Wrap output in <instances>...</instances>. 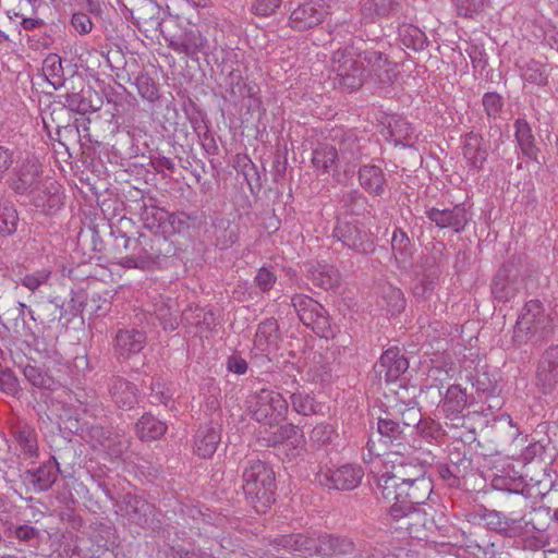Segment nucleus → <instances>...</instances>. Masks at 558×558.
Here are the masks:
<instances>
[{
  "mask_svg": "<svg viewBox=\"0 0 558 558\" xmlns=\"http://www.w3.org/2000/svg\"><path fill=\"white\" fill-rule=\"evenodd\" d=\"M389 517L396 521H403L402 529L410 534L418 533V523L425 521V514L416 507L424 504L433 492L432 480L427 476L411 483H401L398 490L391 488Z\"/></svg>",
  "mask_w": 558,
  "mask_h": 558,
  "instance_id": "1",
  "label": "nucleus"
},
{
  "mask_svg": "<svg viewBox=\"0 0 558 558\" xmlns=\"http://www.w3.org/2000/svg\"><path fill=\"white\" fill-rule=\"evenodd\" d=\"M242 480L246 502L257 513H265L274 504L277 489L272 469L266 462L251 458L245 462Z\"/></svg>",
  "mask_w": 558,
  "mask_h": 558,
  "instance_id": "2",
  "label": "nucleus"
},
{
  "mask_svg": "<svg viewBox=\"0 0 558 558\" xmlns=\"http://www.w3.org/2000/svg\"><path fill=\"white\" fill-rule=\"evenodd\" d=\"M174 254L172 243L159 232H142L134 240V251L123 256L119 265L124 268L153 270L160 268L162 262Z\"/></svg>",
  "mask_w": 558,
  "mask_h": 558,
  "instance_id": "3",
  "label": "nucleus"
},
{
  "mask_svg": "<svg viewBox=\"0 0 558 558\" xmlns=\"http://www.w3.org/2000/svg\"><path fill=\"white\" fill-rule=\"evenodd\" d=\"M352 47L339 48L330 58V70L335 73V85L343 92L359 89L365 78L366 69Z\"/></svg>",
  "mask_w": 558,
  "mask_h": 558,
  "instance_id": "4",
  "label": "nucleus"
},
{
  "mask_svg": "<svg viewBox=\"0 0 558 558\" xmlns=\"http://www.w3.org/2000/svg\"><path fill=\"white\" fill-rule=\"evenodd\" d=\"M549 316L538 300H531L522 307L513 328L512 342L521 347L534 339H544L550 331Z\"/></svg>",
  "mask_w": 558,
  "mask_h": 558,
  "instance_id": "5",
  "label": "nucleus"
},
{
  "mask_svg": "<svg viewBox=\"0 0 558 558\" xmlns=\"http://www.w3.org/2000/svg\"><path fill=\"white\" fill-rule=\"evenodd\" d=\"M391 470L380 474L377 480V489L383 498L390 501L391 488L398 490L401 483H411L426 476V466L416 459H409L405 454L390 457Z\"/></svg>",
  "mask_w": 558,
  "mask_h": 558,
  "instance_id": "6",
  "label": "nucleus"
},
{
  "mask_svg": "<svg viewBox=\"0 0 558 558\" xmlns=\"http://www.w3.org/2000/svg\"><path fill=\"white\" fill-rule=\"evenodd\" d=\"M248 412L252 417L266 426H275L288 412V401L277 391L260 389L247 399Z\"/></svg>",
  "mask_w": 558,
  "mask_h": 558,
  "instance_id": "7",
  "label": "nucleus"
},
{
  "mask_svg": "<svg viewBox=\"0 0 558 558\" xmlns=\"http://www.w3.org/2000/svg\"><path fill=\"white\" fill-rule=\"evenodd\" d=\"M332 236L343 247L361 255L375 252V242L372 232L357 220L338 219L332 230Z\"/></svg>",
  "mask_w": 558,
  "mask_h": 558,
  "instance_id": "8",
  "label": "nucleus"
},
{
  "mask_svg": "<svg viewBox=\"0 0 558 558\" xmlns=\"http://www.w3.org/2000/svg\"><path fill=\"white\" fill-rule=\"evenodd\" d=\"M291 305L303 325L320 337H328L330 332L329 317L320 303L308 295L296 293L291 298Z\"/></svg>",
  "mask_w": 558,
  "mask_h": 558,
  "instance_id": "9",
  "label": "nucleus"
},
{
  "mask_svg": "<svg viewBox=\"0 0 558 558\" xmlns=\"http://www.w3.org/2000/svg\"><path fill=\"white\" fill-rule=\"evenodd\" d=\"M87 437L93 448L104 451L110 460H121L130 447L123 430L113 427L90 426Z\"/></svg>",
  "mask_w": 558,
  "mask_h": 558,
  "instance_id": "10",
  "label": "nucleus"
},
{
  "mask_svg": "<svg viewBox=\"0 0 558 558\" xmlns=\"http://www.w3.org/2000/svg\"><path fill=\"white\" fill-rule=\"evenodd\" d=\"M377 432L380 435V441L390 449L389 457L409 454L412 451L413 447L408 441L404 427L391 416L388 410L385 411L384 416L378 417Z\"/></svg>",
  "mask_w": 558,
  "mask_h": 558,
  "instance_id": "11",
  "label": "nucleus"
},
{
  "mask_svg": "<svg viewBox=\"0 0 558 558\" xmlns=\"http://www.w3.org/2000/svg\"><path fill=\"white\" fill-rule=\"evenodd\" d=\"M41 165L32 157L26 158L12 173L10 179V187L19 195L34 194L40 186L41 182Z\"/></svg>",
  "mask_w": 558,
  "mask_h": 558,
  "instance_id": "12",
  "label": "nucleus"
},
{
  "mask_svg": "<svg viewBox=\"0 0 558 558\" xmlns=\"http://www.w3.org/2000/svg\"><path fill=\"white\" fill-rule=\"evenodd\" d=\"M357 58L363 62L368 76L375 84L388 86L397 76L396 68L384 53L376 50L359 52Z\"/></svg>",
  "mask_w": 558,
  "mask_h": 558,
  "instance_id": "13",
  "label": "nucleus"
},
{
  "mask_svg": "<svg viewBox=\"0 0 558 558\" xmlns=\"http://www.w3.org/2000/svg\"><path fill=\"white\" fill-rule=\"evenodd\" d=\"M364 476V471L357 464H344L335 470L318 474L320 485L329 489L352 490L356 488Z\"/></svg>",
  "mask_w": 558,
  "mask_h": 558,
  "instance_id": "14",
  "label": "nucleus"
},
{
  "mask_svg": "<svg viewBox=\"0 0 558 558\" xmlns=\"http://www.w3.org/2000/svg\"><path fill=\"white\" fill-rule=\"evenodd\" d=\"M524 509L518 508V510H510L506 514L501 511L483 508L478 517L488 530L511 537L514 535L518 524L524 521Z\"/></svg>",
  "mask_w": 558,
  "mask_h": 558,
  "instance_id": "15",
  "label": "nucleus"
},
{
  "mask_svg": "<svg viewBox=\"0 0 558 558\" xmlns=\"http://www.w3.org/2000/svg\"><path fill=\"white\" fill-rule=\"evenodd\" d=\"M314 553L322 558L333 556L360 557L352 539L347 536L329 533H316Z\"/></svg>",
  "mask_w": 558,
  "mask_h": 558,
  "instance_id": "16",
  "label": "nucleus"
},
{
  "mask_svg": "<svg viewBox=\"0 0 558 558\" xmlns=\"http://www.w3.org/2000/svg\"><path fill=\"white\" fill-rule=\"evenodd\" d=\"M425 214L438 228L451 229L456 233L464 231L470 220V216L463 204L454 205L451 208L432 207L428 208Z\"/></svg>",
  "mask_w": 558,
  "mask_h": 558,
  "instance_id": "17",
  "label": "nucleus"
},
{
  "mask_svg": "<svg viewBox=\"0 0 558 558\" xmlns=\"http://www.w3.org/2000/svg\"><path fill=\"white\" fill-rule=\"evenodd\" d=\"M168 47L179 54L197 60L199 53H205L208 40L197 29H187L179 35L165 36Z\"/></svg>",
  "mask_w": 558,
  "mask_h": 558,
  "instance_id": "18",
  "label": "nucleus"
},
{
  "mask_svg": "<svg viewBox=\"0 0 558 558\" xmlns=\"http://www.w3.org/2000/svg\"><path fill=\"white\" fill-rule=\"evenodd\" d=\"M558 385V345L549 347L542 355L536 371V386L544 392H553Z\"/></svg>",
  "mask_w": 558,
  "mask_h": 558,
  "instance_id": "19",
  "label": "nucleus"
},
{
  "mask_svg": "<svg viewBox=\"0 0 558 558\" xmlns=\"http://www.w3.org/2000/svg\"><path fill=\"white\" fill-rule=\"evenodd\" d=\"M61 186L53 180L46 179L41 186L32 196V204L41 213L51 215L58 211L63 205Z\"/></svg>",
  "mask_w": 558,
  "mask_h": 558,
  "instance_id": "20",
  "label": "nucleus"
},
{
  "mask_svg": "<svg viewBox=\"0 0 558 558\" xmlns=\"http://www.w3.org/2000/svg\"><path fill=\"white\" fill-rule=\"evenodd\" d=\"M327 15V9L319 3L306 2L294 9L289 24L295 31H306L319 25Z\"/></svg>",
  "mask_w": 558,
  "mask_h": 558,
  "instance_id": "21",
  "label": "nucleus"
},
{
  "mask_svg": "<svg viewBox=\"0 0 558 558\" xmlns=\"http://www.w3.org/2000/svg\"><path fill=\"white\" fill-rule=\"evenodd\" d=\"M374 368L380 378L384 376L386 383H392L407 372L409 361L398 348H389L381 354Z\"/></svg>",
  "mask_w": 558,
  "mask_h": 558,
  "instance_id": "22",
  "label": "nucleus"
},
{
  "mask_svg": "<svg viewBox=\"0 0 558 558\" xmlns=\"http://www.w3.org/2000/svg\"><path fill=\"white\" fill-rule=\"evenodd\" d=\"M134 24L145 31H158L161 27V9L154 0H137L128 10Z\"/></svg>",
  "mask_w": 558,
  "mask_h": 558,
  "instance_id": "23",
  "label": "nucleus"
},
{
  "mask_svg": "<svg viewBox=\"0 0 558 558\" xmlns=\"http://www.w3.org/2000/svg\"><path fill=\"white\" fill-rule=\"evenodd\" d=\"M180 322L187 332L195 336L207 333L216 326V317L213 311L199 306L184 310Z\"/></svg>",
  "mask_w": 558,
  "mask_h": 558,
  "instance_id": "24",
  "label": "nucleus"
},
{
  "mask_svg": "<svg viewBox=\"0 0 558 558\" xmlns=\"http://www.w3.org/2000/svg\"><path fill=\"white\" fill-rule=\"evenodd\" d=\"M519 290L518 271L512 265H502L495 275L492 283V293L500 302H507Z\"/></svg>",
  "mask_w": 558,
  "mask_h": 558,
  "instance_id": "25",
  "label": "nucleus"
},
{
  "mask_svg": "<svg viewBox=\"0 0 558 558\" xmlns=\"http://www.w3.org/2000/svg\"><path fill=\"white\" fill-rule=\"evenodd\" d=\"M280 340L281 336L277 319L274 317L266 318L257 326L254 349L259 354H267L278 349Z\"/></svg>",
  "mask_w": 558,
  "mask_h": 558,
  "instance_id": "26",
  "label": "nucleus"
},
{
  "mask_svg": "<svg viewBox=\"0 0 558 558\" xmlns=\"http://www.w3.org/2000/svg\"><path fill=\"white\" fill-rule=\"evenodd\" d=\"M462 153L468 165L478 171L487 160L488 145L480 133L471 131L463 137Z\"/></svg>",
  "mask_w": 558,
  "mask_h": 558,
  "instance_id": "27",
  "label": "nucleus"
},
{
  "mask_svg": "<svg viewBox=\"0 0 558 558\" xmlns=\"http://www.w3.org/2000/svg\"><path fill=\"white\" fill-rule=\"evenodd\" d=\"M117 507L118 513L140 526L147 523V517L153 511L150 504L131 494H125Z\"/></svg>",
  "mask_w": 558,
  "mask_h": 558,
  "instance_id": "28",
  "label": "nucleus"
},
{
  "mask_svg": "<svg viewBox=\"0 0 558 558\" xmlns=\"http://www.w3.org/2000/svg\"><path fill=\"white\" fill-rule=\"evenodd\" d=\"M141 219L148 232H158L167 221L172 226L175 222L185 226V221L179 215L170 214L155 205L143 204L141 206Z\"/></svg>",
  "mask_w": 558,
  "mask_h": 558,
  "instance_id": "29",
  "label": "nucleus"
},
{
  "mask_svg": "<svg viewBox=\"0 0 558 558\" xmlns=\"http://www.w3.org/2000/svg\"><path fill=\"white\" fill-rule=\"evenodd\" d=\"M116 351L122 357L140 353L146 344V335L136 329H122L116 336Z\"/></svg>",
  "mask_w": 558,
  "mask_h": 558,
  "instance_id": "30",
  "label": "nucleus"
},
{
  "mask_svg": "<svg viewBox=\"0 0 558 558\" xmlns=\"http://www.w3.org/2000/svg\"><path fill=\"white\" fill-rule=\"evenodd\" d=\"M11 433L21 452L26 458H34L37 456V434L32 425L24 421H19L12 425Z\"/></svg>",
  "mask_w": 558,
  "mask_h": 558,
  "instance_id": "31",
  "label": "nucleus"
},
{
  "mask_svg": "<svg viewBox=\"0 0 558 558\" xmlns=\"http://www.w3.org/2000/svg\"><path fill=\"white\" fill-rule=\"evenodd\" d=\"M401 10L398 0H366L361 7L363 20L374 23L376 19H386L397 15Z\"/></svg>",
  "mask_w": 558,
  "mask_h": 558,
  "instance_id": "32",
  "label": "nucleus"
},
{
  "mask_svg": "<svg viewBox=\"0 0 558 558\" xmlns=\"http://www.w3.org/2000/svg\"><path fill=\"white\" fill-rule=\"evenodd\" d=\"M425 265L427 266L428 274L417 276L412 287L413 295L418 301H425L432 296L438 276L435 256H425Z\"/></svg>",
  "mask_w": 558,
  "mask_h": 558,
  "instance_id": "33",
  "label": "nucleus"
},
{
  "mask_svg": "<svg viewBox=\"0 0 558 558\" xmlns=\"http://www.w3.org/2000/svg\"><path fill=\"white\" fill-rule=\"evenodd\" d=\"M109 392L113 402L121 409H132L137 402L136 387L124 378H112L109 384Z\"/></svg>",
  "mask_w": 558,
  "mask_h": 558,
  "instance_id": "34",
  "label": "nucleus"
},
{
  "mask_svg": "<svg viewBox=\"0 0 558 558\" xmlns=\"http://www.w3.org/2000/svg\"><path fill=\"white\" fill-rule=\"evenodd\" d=\"M359 182L369 194L380 196L386 190V177L383 169L374 165H365L359 169Z\"/></svg>",
  "mask_w": 558,
  "mask_h": 558,
  "instance_id": "35",
  "label": "nucleus"
},
{
  "mask_svg": "<svg viewBox=\"0 0 558 558\" xmlns=\"http://www.w3.org/2000/svg\"><path fill=\"white\" fill-rule=\"evenodd\" d=\"M307 274L314 286L325 290L336 288L340 279L339 271L335 266L320 262L311 264Z\"/></svg>",
  "mask_w": 558,
  "mask_h": 558,
  "instance_id": "36",
  "label": "nucleus"
},
{
  "mask_svg": "<svg viewBox=\"0 0 558 558\" xmlns=\"http://www.w3.org/2000/svg\"><path fill=\"white\" fill-rule=\"evenodd\" d=\"M333 141L338 142L339 159L344 162L356 161L365 155V145L361 144L352 131L342 132L340 137L336 135Z\"/></svg>",
  "mask_w": 558,
  "mask_h": 558,
  "instance_id": "37",
  "label": "nucleus"
},
{
  "mask_svg": "<svg viewBox=\"0 0 558 558\" xmlns=\"http://www.w3.org/2000/svg\"><path fill=\"white\" fill-rule=\"evenodd\" d=\"M58 462L56 459H51L40 465L34 471H27L26 477L33 484L36 492L48 490L57 481L58 477Z\"/></svg>",
  "mask_w": 558,
  "mask_h": 558,
  "instance_id": "38",
  "label": "nucleus"
},
{
  "mask_svg": "<svg viewBox=\"0 0 558 558\" xmlns=\"http://www.w3.org/2000/svg\"><path fill=\"white\" fill-rule=\"evenodd\" d=\"M392 256L400 268H407L411 265L413 256V246L407 232L401 228H396L391 235Z\"/></svg>",
  "mask_w": 558,
  "mask_h": 558,
  "instance_id": "39",
  "label": "nucleus"
},
{
  "mask_svg": "<svg viewBox=\"0 0 558 558\" xmlns=\"http://www.w3.org/2000/svg\"><path fill=\"white\" fill-rule=\"evenodd\" d=\"M514 137L521 153L529 159H536L539 149L535 143L532 128L525 119L518 118L513 124Z\"/></svg>",
  "mask_w": 558,
  "mask_h": 558,
  "instance_id": "40",
  "label": "nucleus"
},
{
  "mask_svg": "<svg viewBox=\"0 0 558 558\" xmlns=\"http://www.w3.org/2000/svg\"><path fill=\"white\" fill-rule=\"evenodd\" d=\"M339 202L342 208L350 215L372 216V205L367 197L357 190L343 191Z\"/></svg>",
  "mask_w": 558,
  "mask_h": 558,
  "instance_id": "41",
  "label": "nucleus"
},
{
  "mask_svg": "<svg viewBox=\"0 0 558 558\" xmlns=\"http://www.w3.org/2000/svg\"><path fill=\"white\" fill-rule=\"evenodd\" d=\"M220 442V434L215 427H202L195 436V452L201 458H210Z\"/></svg>",
  "mask_w": 558,
  "mask_h": 558,
  "instance_id": "42",
  "label": "nucleus"
},
{
  "mask_svg": "<svg viewBox=\"0 0 558 558\" xmlns=\"http://www.w3.org/2000/svg\"><path fill=\"white\" fill-rule=\"evenodd\" d=\"M388 411L391 416L402 423L404 429L409 427L417 428L422 420L421 410L413 400H410L408 403L398 402Z\"/></svg>",
  "mask_w": 558,
  "mask_h": 558,
  "instance_id": "43",
  "label": "nucleus"
},
{
  "mask_svg": "<svg viewBox=\"0 0 558 558\" xmlns=\"http://www.w3.org/2000/svg\"><path fill=\"white\" fill-rule=\"evenodd\" d=\"M214 235L221 248L230 247L238 241L239 226L226 217L216 218L214 221Z\"/></svg>",
  "mask_w": 558,
  "mask_h": 558,
  "instance_id": "44",
  "label": "nucleus"
},
{
  "mask_svg": "<svg viewBox=\"0 0 558 558\" xmlns=\"http://www.w3.org/2000/svg\"><path fill=\"white\" fill-rule=\"evenodd\" d=\"M25 379L35 388L43 390H56L59 383L43 367L27 363L23 367Z\"/></svg>",
  "mask_w": 558,
  "mask_h": 558,
  "instance_id": "45",
  "label": "nucleus"
},
{
  "mask_svg": "<svg viewBox=\"0 0 558 558\" xmlns=\"http://www.w3.org/2000/svg\"><path fill=\"white\" fill-rule=\"evenodd\" d=\"M136 434L141 440L149 441L160 438L167 426L163 422L159 421L150 414H144L135 425Z\"/></svg>",
  "mask_w": 558,
  "mask_h": 558,
  "instance_id": "46",
  "label": "nucleus"
},
{
  "mask_svg": "<svg viewBox=\"0 0 558 558\" xmlns=\"http://www.w3.org/2000/svg\"><path fill=\"white\" fill-rule=\"evenodd\" d=\"M521 77L525 83L545 86L548 83L547 65L531 59L519 65Z\"/></svg>",
  "mask_w": 558,
  "mask_h": 558,
  "instance_id": "47",
  "label": "nucleus"
},
{
  "mask_svg": "<svg viewBox=\"0 0 558 558\" xmlns=\"http://www.w3.org/2000/svg\"><path fill=\"white\" fill-rule=\"evenodd\" d=\"M520 485L521 483L506 476H495L492 480V487L494 489L508 493V497H512L515 507L525 510L527 508L529 501L527 498L519 489Z\"/></svg>",
  "mask_w": 558,
  "mask_h": 558,
  "instance_id": "48",
  "label": "nucleus"
},
{
  "mask_svg": "<svg viewBox=\"0 0 558 558\" xmlns=\"http://www.w3.org/2000/svg\"><path fill=\"white\" fill-rule=\"evenodd\" d=\"M87 93L89 94L88 96L85 95L84 92L66 94L64 96L63 106L80 114H86L99 110L101 105L100 101L94 104L92 100V92L87 90Z\"/></svg>",
  "mask_w": 558,
  "mask_h": 558,
  "instance_id": "49",
  "label": "nucleus"
},
{
  "mask_svg": "<svg viewBox=\"0 0 558 558\" xmlns=\"http://www.w3.org/2000/svg\"><path fill=\"white\" fill-rule=\"evenodd\" d=\"M92 542L102 551L113 550L118 546L116 529L106 523H95L90 535Z\"/></svg>",
  "mask_w": 558,
  "mask_h": 558,
  "instance_id": "50",
  "label": "nucleus"
},
{
  "mask_svg": "<svg viewBox=\"0 0 558 558\" xmlns=\"http://www.w3.org/2000/svg\"><path fill=\"white\" fill-rule=\"evenodd\" d=\"M468 398L465 391L459 385L448 387L445 397L441 400V410L444 414L462 413L466 407Z\"/></svg>",
  "mask_w": 558,
  "mask_h": 558,
  "instance_id": "51",
  "label": "nucleus"
},
{
  "mask_svg": "<svg viewBox=\"0 0 558 558\" xmlns=\"http://www.w3.org/2000/svg\"><path fill=\"white\" fill-rule=\"evenodd\" d=\"M339 160V154L336 145L323 143L313 150L312 162L316 169L327 172Z\"/></svg>",
  "mask_w": 558,
  "mask_h": 558,
  "instance_id": "52",
  "label": "nucleus"
},
{
  "mask_svg": "<svg viewBox=\"0 0 558 558\" xmlns=\"http://www.w3.org/2000/svg\"><path fill=\"white\" fill-rule=\"evenodd\" d=\"M399 38L405 47L414 51H422L428 46L426 34L412 24H403L399 27Z\"/></svg>",
  "mask_w": 558,
  "mask_h": 558,
  "instance_id": "53",
  "label": "nucleus"
},
{
  "mask_svg": "<svg viewBox=\"0 0 558 558\" xmlns=\"http://www.w3.org/2000/svg\"><path fill=\"white\" fill-rule=\"evenodd\" d=\"M43 72L48 82L57 89L64 84V72L61 57L49 53L43 63Z\"/></svg>",
  "mask_w": 558,
  "mask_h": 558,
  "instance_id": "54",
  "label": "nucleus"
},
{
  "mask_svg": "<svg viewBox=\"0 0 558 558\" xmlns=\"http://www.w3.org/2000/svg\"><path fill=\"white\" fill-rule=\"evenodd\" d=\"M379 293L387 311L392 315L400 313L405 307V299L403 292L390 283H383L379 287Z\"/></svg>",
  "mask_w": 558,
  "mask_h": 558,
  "instance_id": "55",
  "label": "nucleus"
},
{
  "mask_svg": "<svg viewBox=\"0 0 558 558\" xmlns=\"http://www.w3.org/2000/svg\"><path fill=\"white\" fill-rule=\"evenodd\" d=\"M19 220L14 205L8 201H0V235L8 236L15 233Z\"/></svg>",
  "mask_w": 558,
  "mask_h": 558,
  "instance_id": "56",
  "label": "nucleus"
},
{
  "mask_svg": "<svg viewBox=\"0 0 558 558\" xmlns=\"http://www.w3.org/2000/svg\"><path fill=\"white\" fill-rule=\"evenodd\" d=\"M445 427L451 432V437L457 439H473V430L466 424V417L462 413L445 414Z\"/></svg>",
  "mask_w": 558,
  "mask_h": 558,
  "instance_id": "57",
  "label": "nucleus"
},
{
  "mask_svg": "<svg viewBox=\"0 0 558 558\" xmlns=\"http://www.w3.org/2000/svg\"><path fill=\"white\" fill-rule=\"evenodd\" d=\"M177 313L169 302L160 301L155 304V316L165 330L173 331L178 328L180 322Z\"/></svg>",
  "mask_w": 558,
  "mask_h": 558,
  "instance_id": "58",
  "label": "nucleus"
},
{
  "mask_svg": "<svg viewBox=\"0 0 558 558\" xmlns=\"http://www.w3.org/2000/svg\"><path fill=\"white\" fill-rule=\"evenodd\" d=\"M291 405L295 412L302 415H312L320 411V403L306 392H293L290 397Z\"/></svg>",
  "mask_w": 558,
  "mask_h": 558,
  "instance_id": "59",
  "label": "nucleus"
},
{
  "mask_svg": "<svg viewBox=\"0 0 558 558\" xmlns=\"http://www.w3.org/2000/svg\"><path fill=\"white\" fill-rule=\"evenodd\" d=\"M291 441L294 448H298L302 442V435L299 433L298 426L293 424L281 425L276 433L268 439V445L275 446L279 442Z\"/></svg>",
  "mask_w": 558,
  "mask_h": 558,
  "instance_id": "60",
  "label": "nucleus"
},
{
  "mask_svg": "<svg viewBox=\"0 0 558 558\" xmlns=\"http://www.w3.org/2000/svg\"><path fill=\"white\" fill-rule=\"evenodd\" d=\"M389 133L396 144L409 146L414 135V129L405 120L398 119L389 124Z\"/></svg>",
  "mask_w": 558,
  "mask_h": 558,
  "instance_id": "61",
  "label": "nucleus"
},
{
  "mask_svg": "<svg viewBox=\"0 0 558 558\" xmlns=\"http://www.w3.org/2000/svg\"><path fill=\"white\" fill-rule=\"evenodd\" d=\"M482 105L486 117L490 120L500 118L505 101L501 95L496 92H488L483 95Z\"/></svg>",
  "mask_w": 558,
  "mask_h": 558,
  "instance_id": "62",
  "label": "nucleus"
},
{
  "mask_svg": "<svg viewBox=\"0 0 558 558\" xmlns=\"http://www.w3.org/2000/svg\"><path fill=\"white\" fill-rule=\"evenodd\" d=\"M436 472L442 482L449 487H459L463 474L461 473L460 464L453 463L452 465L447 463H438Z\"/></svg>",
  "mask_w": 558,
  "mask_h": 558,
  "instance_id": "63",
  "label": "nucleus"
},
{
  "mask_svg": "<svg viewBox=\"0 0 558 558\" xmlns=\"http://www.w3.org/2000/svg\"><path fill=\"white\" fill-rule=\"evenodd\" d=\"M52 271L48 268H41L34 272L26 274L20 279V283L32 292L47 284L51 278Z\"/></svg>",
  "mask_w": 558,
  "mask_h": 558,
  "instance_id": "64",
  "label": "nucleus"
}]
</instances>
